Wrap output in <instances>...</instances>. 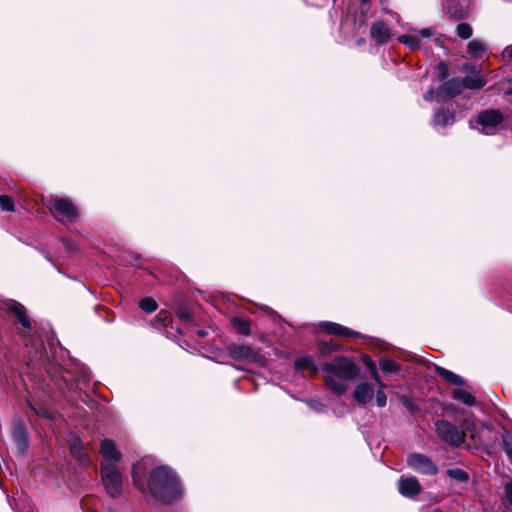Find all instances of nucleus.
Wrapping results in <instances>:
<instances>
[{
	"label": "nucleus",
	"instance_id": "obj_1",
	"mask_svg": "<svg viewBox=\"0 0 512 512\" xmlns=\"http://www.w3.org/2000/svg\"><path fill=\"white\" fill-rule=\"evenodd\" d=\"M147 486L152 496L163 503H171L181 494L177 476L166 466H159L151 472Z\"/></svg>",
	"mask_w": 512,
	"mask_h": 512
},
{
	"label": "nucleus",
	"instance_id": "obj_2",
	"mask_svg": "<svg viewBox=\"0 0 512 512\" xmlns=\"http://www.w3.org/2000/svg\"><path fill=\"white\" fill-rule=\"evenodd\" d=\"M323 370L333 377L345 380H352L358 374L356 363L347 357H338L333 362L326 363Z\"/></svg>",
	"mask_w": 512,
	"mask_h": 512
},
{
	"label": "nucleus",
	"instance_id": "obj_3",
	"mask_svg": "<svg viewBox=\"0 0 512 512\" xmlns=\"http://www.w3.org/2000/svg\"><path fill=\"white\" fill-rule=\"evenodd\" d=\"M438 437L453 447H459L465 441V431L446 420H438L435 423Z\"/></svg>",
	"mask_w": 512,
	"mask_h": 512
},
{
	"label": "nucleus",
	"instance_id": "obj_4",
	"mask_svg": "<svg viewBox=\"0 0 512 512\" xmlns=\"http://www.w3.org/2000/svg\"><path fill=\"white\" fill-rule=\"evenodd\" d=\"M101 478L106 492L113 498L122 493L123 478L117 466L101 467Z\"/></svg>",
	"mask_w": 512,
	"mask_h": 512
},
{
	"label": "nucleus",
	"instance_id": "obj_5",
	"mask_svg": "<svg viewBox=\"0 0 512 512\" xmlns=\"http://www.w3.org/2000/svg\"><path fill=\"white\" fill-rule=\"evenodd\" d=\"M48 208L53 216L62 222L74 221L78 216L76 207L71 201L64 198L56 197L50 199L48 202Z\"/></svg>",
	"mask_w": 512,
	"mask_h": 512
},
{
	"label": "nucleus",
	"instance_id": "obj_6",
	"mask_svg": "<svg viewBox=\"0 0 512 512\" xmlns=\"http://www.w3.org/2000/svg\"><path fill=\"white\" fill-rule=\"evenodd\" d=\"M504 117L498 109H488L478 114L477 123L481 132L487 135L494 134L502 125Z\"/></svg>",
	"mask_w": 512,
	"mask_h": 512
},
{
	"label": "nucleus",
	"instance_id": "obj_7",
	"mask_svg": "<svg viewBox=\"0 0 512 512\" xmlns=\"http://www.w3.org/2000/svg\"><path fill=\"white\" fill-rule=\"evenodd\" d=\"M436 34L432 28L412 30L408 34L398 37V41L411 49H418L425 45Z\"/></svg>",
	"mask_w": 512,
	"mask_h": 512
},
{
	"label": "nucleus",
	"instance_id": "obj_8",
	"mask_svg": "<svg viewBox=\"0 0 512 512\" xmlns=\"http://www.w3.org/2000/svg\"><path fill=\"white\" fill-rule=\"evenodd\" d=\"M407 464L416 472L435 475L438 472L437 465L428 456L421 453H412L407 457Z\"/></svg>",
	"mask_w": 512,
	"mask_h": 512
},
{
	"label": "nucleus",
	"instance_id": "obj_9",
	"mask_svg": "<svg viewBox=\"0 0 512 512\" xmlns=\"http://www.w3.org/2000/svg\"><path fill=\"white\" fill-rule=\"evenodd\" d=\"M462 426V431H465V435L468 434L474 444L480 445L484 444L486 440V436L484 435L483 431L488 430L491 432L493 428L489 422H483L481 423V430H479L475 420L470 418L465 419Z\"/></svg>",
	"mask_w": 512,
	"mask_h": 512
},
{
	"label": "nucleus",
	"instance_id": "obj_10",
	"mask_svg": "<svg viewBox=\"0 0 512 512\" xmlns=\"http://www.w3.org/2000/svg\"><path fill=\"white\" fill-rule=\"evenodd\" d=\"M445 12L454 19L466 17L470 9V0H443Z\"/></svg>",
	"mask_w": 512,
	"mask_h": 512
},
{
	"label": "nucleus",
	"instance_id": "obj_11",
	"mask_svg": "<svg viewBox=\"0 0 512 512\" xmlns=\"http://www.w3.org/2000/svg\"><path fill=\"white\" fill-rule=\"evenodd\" d=\"M229 355L238 361L258 362L261 356L247 345H234L229 348Z\"/></svg>",
	"mask_w": 512,
	"mask_h": 512
},
{
	"label": "nucleus",
	"instance_id": "obj_12",
	"mask_svg": "<svg viewBox=\"0 0 512 512\" xmlns=\"http://www.w3.org/2000/svg\"><path fill=\"white\" fill-rule=\"evenodd\" d=\"M101 454L103 457V461L101 463V467L106 466H116L119 461V452L117 451L115 444L111 440H103L101 443Z\"/></svg>",
	"mask_w": 512,
	"mask_h": 512
},
{
	"label": "nucleus",
	"instance_id": "obj_13",
	"mask_svg": "<svg viewBox=\"0 0 512 512\" xmlns=\"http://www.w3.org/2000/svg\"><path fill=\"white\" fill-rule=\"evenodd\" d=\"M465 70H471L472 72H475L474 76H466L462 79V87L471 89V90H479L484 85H486L487 80L484 76L480 75L479 71L476 69L475 66H472L470 64H466L464 66Z\"/></svg>",
	"mask_w": 512,
	"mask_h": 512
},
{
	"label": "nucleus",
	"instance_id": "obj_14",
	"mask_svg": "<svg viewBox=\"0 0 512 512\" xmlns=\"http://www.w3.org/2000/svg\"><path fill=\"white\" fill-rule=\"evenodd\" d=\"M398 490L404 497L413 498L420 493L421 486L415 477L400 478Z\"/></svg>",
	"mask_w": 512,
	"mask_h": 512
},
{
	"label": "nucleus",
	"instance_id": "obj_15",
	"mask_svg": "<svg viewBox=\"0 0 512 512\" xmlns=\"http://www.w3.org/2000/svg\"><path fill=\"white\" fill-rule=\"evenodd\" d=\"M370 36L377 44H385L391 39L392 34L384 22L377 21L370 28Z\"/></svg>",
	"mask_w": 512,
	"mask_h": 512
},
{
	"label": "nucleus",
	"instance_id": "obj_16",
	"mask_svg": "<svg viewBox=\"0 0 512 512\" xmlns=\"http://www.w3.org/2000/svg\"><path fill=\"white\" fill-rule=\"evenodd\" d=\"M374 396V388L371 384L363 382L355 387L353 398L359 405H366Z\"/></svg>",
	"mask_w": 512,
	"mask_h": 512
},
{
	"label": "nucleus",
	"instance_id": "obj_17",
	"mask_svg": "<svg viewBox=\"0 0 512 512\" xmlns=\"http://www.w3.org/2000/svg\"><path fill=\"white\" fill-rule=\"evenodd\" d=\"M69 447L70 452L72 456L78 460L80 463H87L88 462V456L84 450L83 443L81 439L76 435H71L69 440Z\"/></svg>",
	"mask_w": 512,
	"mask_h": 512
},
{
	"label": "nucleus",
	"instance_id": "obj_18",
	"mask_svg": "<svg viewBox=\"0 0 512 512\" xmlns=\"http://www.w3.org/2000/svg\"><path fill=\"white\" fill-rule=\"evenodd\" d=\"M320 327L328 334H334L344 337H355L358 335L357 332H354L351 329L334 322H322L320 324Z\"/></svg>",
	"mask_w": 512,
	"mask_h": 512
},
{
	"label": "nucleus",
	"instance_id": "obj_19",
	"mask_svg": "<svg viewBox=\"0 0 512 512\" xmlns=\"http://www.w3.org/2000/svg\"><path fill=\"white\" fill-rule=\"evenodd\" d=\"M12 438L16 445L18 454L23 455L28 448V438L25 429L22 426L15 427L12 433Z\"/></svg>",
	"mask_w": 512,
	"mask_h": 512
},
{
	"label": "nucleus",
	"instance_id": "obj_20",
	"mask_svg": "<svg viewBox=\"0 0 512 512\" xmlns=\"http://www.w3.org/2000/svg\"><path fill=\"white\" fill-rule=\"evenodd\" d=\"M462 88V82L460 80L452 79L441 87L436 98L438 99L440 94H443L445 97H453L454 95L459 94Z\"/></svg>",
	"mask_w": 512,
	"mask_h": 512
},
{
	"label": "nucleus",
	"instance_id": "obj_21",
	"mask_svg": "<svg viewBox=\"0 0 512 512\" xmlns=\"http://www.w3.org/2000/svg\"><path fill=\"white\" fill-rule=\"evenodd\" d=\"M436 372L439 376L443 377L447 382H449L453 385H457V386L465 385V380L461 376L455 374L454 372H452L446 368L436 366Z\"/></svg>",
	"mask_w": 512,
	"mask_h": 512
},
{
	"label": "nucleus",
	"instance_id": "obj_22",
	"mask_svg": "<svg viewBox=\"0 0 512 512\" xmlns=\"http://www.w3.org/2000/svg\"><path fill=\"white\" fill-rule=\"evenodd\" d=\"M9 309L17 316L18 321L24 328L29 329L31 327V323L26 315L23 305L17 302H12L9 306Z\"/></svg>",
	"mask_w": 512,
	"mask_h": 512
},
{
	"label": "nucleus",
	"instance_id": "obj_23",
	"mask_svg": "<svg viewBox=\"0 0 512 512\" xmlns=\"http://www.w3.org/2000/svg\"><path fill=\"white\" fill-rule=\"evenodd\" d=\"M452 397L455 400L461 401L463 404L472 406L475 404V397L471 391L466 389H454L452 392Z\"/></svg>",
	"mask_w": 512,
	"mask_h": 512
},
{
	"label": "nucleus",
	"instance_id": "obj_24",
	"mask_svg": "<svg viewBox=\"0 0 512 512\" xmlns=\"http://www.w3.org/2000/svg\"><path fill=\"white\" fill-rule=\"evenodd\" d=\"M344 379H339L337 377H333L331 375L325 376V381L327 386L331 391L337 394H343L347 390V386L343 382Z\"/></svg>",
	"mask_w": 512,
	"mask_h": 512
},
{
	"label": "nucleus",
	"instance_id": "obj_25",
	"mask_svg": "<svg viewBox=\"0 0 512 512\" xmlns=\"http://www.w3.org/2000/svg\"><path fill=\"white\" fill-rule=\"evenodd\" d=\"M467 51L473 58H481L486 52V45L480 40H472L467 45Z\"/></svg>",
	"mask_w": 512,
	"mask_h": 512
},
{
	"label": "nucleus",
	"instance_id": "obj_26",
	"mask_svg": "<svg viewBox=\"0 0 512 512\" xmlns=\"http://www.w3.org/2000/svg\"><path fill=\"white\" fill-rule=\"evenodd\" d=\"M453 122H454V113L453 112H451L449 110H445V109H440L435 113L434 123L436 125L446 126V125L452 124Z\"/></svg>",
	"mask_w": 512,
	"mask_h": 512
},
{
	"label": "nucleus",
	"instance_id": "obj_27",
	"mask_svg": "<svg viewBox=\"0 0 512 512\" xmlns=\"http://www.w3.org/2000/svg\"><path fill=\"white\" fill-rule=\"evenodd\" d=\"M132 477H133L134 485L141 491H144V489H145V484H144L145 471H144V466L141 463L134 465Z\"/></svg>",
	"mask_w": 512,
	"mask_h": 512
},
{
	"label": "nucleus",
	"instance_id": "obj_28",
	"mask_svg": "<svg viewBox=\"0 0 512 512\" xmlns=\"http://www.w3.org/2000/svg\"><path fill=\"white\" fill-rule=\"evenodd\" d=\"M295 367L299 370H309L313 374L317 372V367L311 356L297 358L295 361Z\"/></svg>",
	"mask_w": 512,
	"mask_h": 512
},
{
	"label": "nucleus",
	"instance_id": "obj_29",
	"mask_svg": "<svg viewBox=\"0 0 512 512\" xmlns=\"http://www.w3.org/2000/svg\"><path fill=\"white\" fill-rule=\"evenodd\" d=\"M231 325H232L233 329L241 335H249L251 332L250 323L243 318H240V317L232 318Z\"/></svg>",
	"mask_w": 512,
	"mask_h": 512
},
{
	"label": "nucleus",
	"instance_id": "obj_30",
	"mask_svg": "<svg viewBox=\"0 0 512 512\" xmlns=\"http://www.w3.org/2000/svg\"><path fill=\"white\" fill-rule=\"evenodd\" d=\"M379 366L384 373H397L400 371V364L390 358H381Z\"/></svg>",
	"mask_w": 512,
	"mask_h": 512
},
{
	"label": "nucleus",
	"instance_id": "obj_31",
	"mask_svg": "<svg viewBox=\"0 0 512 512\" xmlns=\"http://www.w3.org/2000/svg\"><path fill=\"white\" fill-rule=\"evenodd\" d=\"M446 473L450 478L458 482H466L469 478L468 473L460 468L448 469Z\"/></svg>",
	"mask_w": 512,
	"mask_h": 512
},
{
	"label": "nucleus",
	"instance_id": "obj_32",
	"mask_svg": "<svg viewBox=\"0 0 512 512\" xmlns=\"http://www.w3.org/2000/svg\"><path fill=\"white\" fill-rule=\"evenodd\" d=\"M139 307L147 313H152L157 309V303L153 298L145 297L140 300Z\"/></svg>",
	"mask_w": 512,
	"mask_h": 512
},
{
	"label": "nucleus",
	"instance_id": "obj_33",
	"mask_svg": "<svg viewBox=\"0 0 512 512\" xmlns=\"http://www.w3.org/2000/svg\"><path fill=\"white\" fill-rule=\"evenodd\" d=\"M472 27L467 23H460L456 27V34L462 39H468L472 36Z\"/></svg>",
	"mask_w": 512,
	"mask_h": 512
},
{
	"label": "nucleus",
	"instance_id": "obj_34",
	"mask_svg": "<svg viewBox=\"0 0 512 512\" xmlns=\"http://www.w3.org/2000/svg\"><path fill=\"white\" fill-rule=\"evenodd\" d=\"M503 447L510 459H512V433L505 432L503 435Z\"/></svg>",
	"mask_w": 512,
	"mask_h": 512
},
{
	"label": "nucleus",
	"instance_id": "obj_35",
	"mask_svg": "<svg viewBox=\"0 0 512 512\" xmlns=\"http://www.w3.org/2000/svg\"><path fill=\"white\" fill-rule=\"evenodd\" d=\"M0 207L4 211H13V209H14L13 199L7 195H1L0 196Z\"/></svg>",
	"mask_w": 512,
	"mask_h": 512
},
{
	"label": "nucleus",
	"instance_id": "obj_36",
	"mask_svg": "<svg viewBox=\"0 0 512 512\" xmlns=\"http://www.w3.org/2000/svg\"><path fill=\"white\" fill-rule=\"evenodd\" d=\"M385 385L381 384V387H378L376 392V403L379 407H384L387 403V396L384 392Z\"/></svg>",
	"mask_w": 512,
	"mask_h": 512
},
{
	"label": "nucleus",
	"instance_id": "obj_37",
	"mask_svg": "<svg viewBox=\"0 0 512 512\" xmlns=\"http://www.w3.org/2000/svg\"><path fill=\"white\" fill-rule=\"evenodd\" d=\"M156 320L157 322H159L161 325L163 326H166L169 321H170V314L168 312H165V311H161L157 316H156Z\"/></svg>",
	"mask_w": 512,
	"mask_h": 512
},
{
	"label": "nucleus",
	"instance_id": "obj_38",
	"mask_svg": "<svg viewBox=\"0 0 512 512\" xmlns=\"http://www.w3.org/2000/svg\"><path fill=\"white\" fill-rule=\"evenodd\" d=\"M30 406L37 415H39L43 418H52V414L46 408H44V407L36 408L31 404H30Z\"/></svg>",
	"mask_w": 512,
	"mask_h": 512
},
{
	"label": "nucleus",
	"instance_id": "obj_39",
	"mask_svg": "<svg viewBox=\"0 0 512 512\" xmlns=\"http://www.w3.org/2000/svg\"><path fill=\"white\" fill-rule=\"evenodd\" d=\"M362 361L363 363L368 367V369L370 370V372L374 371L376 368V364L375 362L372 360V358L366 354H363L362 355Z\"/></svg>",
	"mask_w": 512,
	"mask_h": 512
},
{
	"label": "nucleus",
	"instance_id": "obj_40",
	"mask_svg": "<svg viewBox=\"0 0 512 512\" xmlns=\"http://www.w3.org/2000/svg\"><path fill=\"white\" fill-rule=\"evenodd\" d=\"M505 494L508 502L512 505V482L506 484Z\"/></svg>",
	"mask_w": 512,
	"mask_h": 512
},
{
	"label": "nucleus",
	"instance_id": "obj_41",
	"mask_svg": "<svg viewBox=\"0 0 512 512\" xmlns=\"http://www.w3.org/2000/svg\"><path fill=\"white\" fill-rule=\"evenodd\" d=\"M438 69L440 70L442 79H444L446 77V74H447V67H446V65L444 63H440L438 65Z\"/></svg>",
	"mask_w": 512,
	"mask_h": 512
},
{
	"label": "nucleus",
	"instance_id": "obj_42",
	"mask_svg": "<svg viewBox=\"0 0 512 512\" xmlns=\"http://www.w3.org/2000/svg\"><path fill=\"white\" fill-rule=\"evenodd\" d=\"M435 98V95H434V90L433 89H430L426 92V94L424 95V99L426 101H431Z\"/></svg>",
	"mask_w": 512,
	"mask_h": 512
},
{
	"label": "nucleus",
	"instance_id": "obj_43",
	"mask_svg": "<svg viewBox=\"0 0 512 512\" xmlns=\"http://www.w3.org/2000/svg\"><path fill=\"white\" fill-rule=\"evenodd\" d=\"M371 374H372V376H373V378H374L375 382L378 384V386H379V387H381V384H383V383H382V381H381V379H380V377H379V375H378L377 369H375L374 371H372V372H371Z\"/></svg>",
	"mask_w": 512,
	"mask_h": 512
},
{
	"label": "nucleus",
	"instance_id": "obj_44",
	"mask_svg": "<svg viewBox=\"0 0 512 512\" xmlns=\"http://www.w3.org/2000/svg\"><path fill=\"white\" fill-rule=\"evenodd\" d=\"M505 53L507 54V56L509 58L512 59V45L511 46H508L506 49H505Z\"/></svg>",
	"mask_w": 512,
	"mask_h": 512
},
{
	"label": "nucleus",
	"instance_id": "obj_45",
	"mask_svg": "<svg viewBox=\"0 0 512 512\" xmlns=\"http://www.w3.org/2000/svg\"><path fill=\"white\" fill-rule=\"evenodd\" d=\"M411 411H414V406L413 405H406Z\"/></svg>",
	"mask_w": 512,
	"mask_h": 512
},
{
	"label": "nucleus",
	"instance_id": "obj_46",
	"mask_svg": "<svg viewBox=\"0 0 512 512\" xmlns=\"http://www.w3.org/2000/svg\"><path fill=\"white\" fill-rule=\"evenodd\" d=\"M198 334H199L200 336H205V335H206V334L204 333V331H200Z\"/></svg>",
	"mask_w": 512,
	"mask_h": 512
},
{
	"label": "nucleus",
	"instance_id": "obj_47",
	"mask_svg": "<svg viewBox=\"0 0 512 512\" xmlns=\"http://www.w3.org/2000/svg\"><path fill=\"white\" fill-rule=\"evenodd\" d=\"M363 4L368 3L370 0H360Z\"/></svg>",
	"mask_w": 512,
	"mask_h": 512
}]
</instances>
